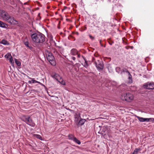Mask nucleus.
Here are the masks:
<instances>
[{
    "instance_id": "obj_29",
    "label": "nucleus",
    "mask_w": 154,
    "mask_h": 154,
    "mask_svg": "<svg viewBox=\"0 0 154 154\" xmlns=\"http://www.w3.org/2000/svg\"><path fill=\"white\" fill-rule=\"evenodd\" d=\"M76 115L77 116V117H75V121L76 122V121H77L78 120V118L79 117H80V115L79 114L77 115L76 114Z\"/></svg>"
},
{
    "instance_id": "obj_27",
    "label": "nucleus",
    "mask_w": 154,
    "mask_h": 154,
    "mask_svg": "<svg viewBox=\"0 0 154 154\" xmlns=\"http://www.w3.org/2000/svg\"><path fill=\"white\" fill-rule=\"evenodd\" d=\"M26 47L28 48L29 49L32 50L33 48L30 45H29V44H28L25 45Z\"/></svg>"
},
{
    "instance_id": "obj_31",
    "label": "nucleus",
    "mask_w": 154,
    "mask_h": 154,
    "mask_svg": "<svg viewBox=\"0 0 154 154\" xmlns=\"http://www.w3.org/2000/svg\"><path fill=\"white\" fill-rule=\"evenodd\" d=\"M120 68L119 67H117L116 68V72H118V73L120 72Z\"/></svg>"
},
{
    "instance_id": "obj_23",
    "label": "nucleus",
    "mask_w": 154,
    "mask_h": 154,
    "mask_svg": "<svg viewBox=\"0 0 154 154\" xmlns=\"http://www.w3.org/2000/svg\"><path fill=\"white\" fill-rule=\"evenodd\" d=\"M53 52L54 53V54L55 55H56L57 57H58V56H59V57L60 56V54H59L58 52L55 49H54V50Z\"/></svg>"
},
{
    "instance_id": "obj_33",
    "label": "nucleus",
    "mask_w": 154,
    "mask_h": 154,
    "mask_svg": "<svg viewBox=\"0 0 154 154\" xmlns=\"http://www.w3.org/2000/svg\"><path fill=\"white\" fill-rule=\"evenodd\" d=\"M109 43L110 45H112V44L114 42H109Z\"/></svg>"
},
{
    "instance_id": "obj_18",
    "label": "nucleus",
    "mask_w": 154,
    "mask_h": 154,
    "mask_svg": "<svg viewBox=\"0 0 154 154\" xmlns=\"http://www.w3.org/2000/svg\"><path fill=\"white\" fill-rule=\"evenodd\" d=\"M140 150V148H136L133 152L132 154H137L138 152Z\"/></svg>"
},
{
    "instance_id": "obj_9",
    "label": "nucleus",
    "mask_w": 154,
    "mask_h": 154,
    "mask_svg": "<svg viewBox=\"0 0 154 154\" xmlns=\"http://www.w3.org/2000/svg\"><path fill=\"white\" fill-rule=\"evenodd\" d=\"M100 133L103 135L108 134V128L106 127H104Z\"/></svg>"
},
{
    "instance_id": "obj_16",
    "label": "nucleus",
    "mask_w": 154,
    "mask_h": 154,
    "mask_svg": "<svg viewBox=\"0 0 154 154\" xmlns=\"http://www.w3.org/2000/svg\"><path fill=\"white\" fill-rule=\"evenodd\" d=\"M23 42L25 45L28 44H29L28 42V39L27 37H26L24 38Z\"/></svg>"
},
{
    "instance_id": "obj_38",
    "label": "nucleus",
    "mask_w": 154,
    "mask_h": 154,
    "mask_svg": "<svg viewBox=\"0 0 154 154\" xmlns=\"http://www.w3.org/2000/svg\"><path fill=\"white\" fill-rule=\"evenodd\" d=\"M100 43L101 44V40H100Z\"/></svg>"
},
{
    "instance_id": "obj_12",
    "label": "nucleus",
    "mask_w": 154,
    "mask_h": 154,
    "mask_svg": "<svg viewBox=\"0 0 154 154\" xmlns=\"http://www.w3.org/2000/svg\"><path fill=\"white\" fill-rule=\"evenodd\" d=\"M27 77L29 79H32L31 80H29L28 81V83L29 84H31V83H38L39 84L40 83V82L37 81L35 80H34L33 79L31 78H30L28 76H27Z\"/></svg>"
},
{
    "instance_id": "obj_5",
    "label": "nucleus",
    "mask_w": 154,
    "mask_h": 154,
    "mask_svg": "<svg viewBox=\"0 0 154 154\" xmlns=\"http://www.w3.org/2000/svg\"><path fill=\"white\" fill-rule=\"evenodd\" d=\"M121 98L123 100L130 102L133 100V95L129 93L123 94L121 96Z\"/></svg>"
},
{
    "instance_id": "obj_7",
    "label": "nucleus",
    "mask_w": 154,
    "mask_h": 154,
    "mask_svg": "<svg viewBox=\"0 0 154 154\" xmlns=\"http://www.w3.org/2000/svg\"><path fill=\"white\" fill-rule=\"evenodd\" d=\"M143 87L146 89H154V83L152 82H148L144 84Z\"/></svg>"
},
{
    "instance_id": "obj_6",
    "label": "nucleus",
    "mask_w": 154,
    "mask_h": 154,
    "mask_svg": "<svg viewBox=\"0 0 154 154\" xmlns=\"http://www.w3.org/2000/svg\"><path fill=\"white\" fill-rule=\"evenodd\" d=\"M94 63L97 69L101 70L103 69L104 68V65L103 62L99 60H95Z\"/></svg>"
},
{
    "instance_id": "obj_25",
    "label": "nucleus",
    "mask_w": 154,
    "mask_h": 154,
    "mask_svg": "<svg viewBox=\"0 0 154 154\" xmlns=\"http://www.w3.org/2000/svg\"><path fill=\"white\" fill-rule=\"evenodd\" d=\"M0 27H5V24L4 23L0 21Z\"/></svg>"
},
{
    "instance_id": "obj_10",
    "label": "nucleus",
    "mask_w": 154,
    "mask_h": 154,
    "mask_svg": "<svg viewBox=\"0 0 154 154\" xmlns=\"http://www.w3.org/2000/svg\"><path fill=\"white\" fill-rule=\"evenodd\" d=\"M86 121V120L84 119H81L79 121V122L76 123L77 126H82L85 123Z\"/></svg>"
},
{
    "instance_id": "obj_24",
    "label": "nucleus",
    "mask_w": 154,
    "mask_h": 154,
    "mask_svg": "<svg viewBox=\"0 0 154 154\" xmlns=\"http://www.w3.org/2000/svg\"><path fill=\"white\" fill-rule=\"evenodd\" d=\"M126 71V72H128V74L129 76L128 77V79H132V75L126 69H125Z\"/></svg>"
},
{
    "instance_id": "obj_32",
    "label": "nucleus",
    "mask_w": 154,
    "mask_h": 154,
    "mask_svg": "<svg viewBox=\"0 0 154 154\" xmlns=\"http://www.w3.org/2000/svg\"><path fill=\"white\" fill-rule=\"evenodd\" d=\"M89 37L92 40H93L94 39V37L92 36L91 35H89Z\"/></svg>"
},
{
    "instance_id": "obj_2",
    "label": "nucleus",
    "mask_w": 154,
    "mask_h": 154,
    "mask_svg": "<svg viewBox=\"0 0 154 154\" xmlns=\"http://www.w3.org/2000/svg\"><path fill=\"white\" fill-rule=\"evenodd\" d=\"M32 41L37 43H42L45 40V35L41 33H34L31 35Z\"/></svg>"
},
{
    "instance_id": "obj_35",
    "label": "nucleus",
    "mask_w": 154,
    "mask_h": 154,
    "mask_svg": "<svg viewBox=\"0 0 154 154\" xmlns=\"http://www.w3.org/2000/svg\"><path fill=\"white\" fill-rule=\"evenodd\" d=\"M97 17V15L96 14H94L93 15V17L94 18H95L96 17Z\"/></svg>"
},
{
    "instance_id": "obj_21",
    "label": "nucleus",
    "mask_w": 154,
    "mask_h": 154,
    "mask_svg": "<svg viewBox=\"0 0 154 154\" xmlns=\"http://www.w3.org/2000/svg\"><path fill=\"white\" fill-rule=\"evenodd\" d=\"M82 57L84 59V60H85V63H84V64H83V65L86 68H87L88 67V63H87V61L85 60V59L83 57V56H82Z\"/></svg>"
},
{
    "instance_id": "obj_26",
    "label": "nucleus",
    "mask_w": 154,
    "mask_h": 154,
    "mask_svg": "<svg viewBox=\"0 0 154 154\" xmlns=\"http://www.w3.org/2000/svg\"><path fill=\"white\" fill-rule=\"evenodd\" d=\"M12 56L10 54H6L5 55V57L7 58H10Z\"/></svg>"
},
{
    "instance_id": "obj_39",
    "label": "nucleus",
    "mask_w": 154,
    "mask_h": 154,
    "mask_svg": "<svg viewBox=\"0 0 154 154\" xmlns=\"http://www.w3.org/2000/svg\"><path fill=\"white\" fill-rule=\"evenodd\" d=\"M125 71L124 70V69H123V71L121 72V73H122V72H124Z\"/></svg>"
},
{
    "instance_id": "obj_3",
    "label": "nucleus",
    "mask_w": 154,
    "mask_h": 154,
    "mask_svg": "<svg viewBox=\"0 0 154 154\" xmlns=\"http://www.w3.org/2000/svg\"><path fill=\"white\" fill-rule=\"evenodd\" d=\"M20 119L27 124L31 127H34L35 125V124L33 122L32 119L29 115H23L21 116Z\"/></svg>"
},
{
    "instance_id": "obj_4",
    "label": "nucleus",
    "mask_w": 154,
    "mask_h": 154,
    "mask_svg": "<svg viewBox=\"0 0 154 154\" xmlns=\"http://www.w3.org/2000/svg\"><path fill=\"white\" fill-rule=\"evenodd\" d=\"M45 53L48 61L51 65L54 66L56 65L55 58L52 54L48 50L45 51Z\"/></svg>"
},
{
    "instance_id": "obj_37",
    "label": "nucleus",
    "mask_w": 154,
    "mask_h": 154,
    "mask_svg": "<svg viewBox=\"0 0 154 154\" xmlns=\"http://www.w3.org/2000/svg\"><path fill=\"white\" fill-rule=\"evenodd\" d=\"M64 9H67V7H66V6H64Z\"/></svg>"
},
{
    "instance_id": "obj_40",
    "label": "nucleus",
    "mask_w": 154,
    "mask_h": 154,
    "mask_svg": "<svg viewBox=\"0 0 154 154\" xmlns=\"http://www.w3.org/2000/svg\"><path fill=\"white\" fill-rule=\"evenodd\" d=\"M95 60V59L93 58V61L94 62V60Z\"/></svg>"
},
{
    "instance_id": "obj_1",
    "label": "nucleus",
    "mask_w": 154,
    "mask_h": 154,
    "mask_svg": "<svg viewBox=\"0 0 154 154\" xmlns=\"http://www.w3.org/2000/svg\"><path fill=\"white\" fill-rule=\"evenodd\" d=\"M0 19L6 21L11 24L15 25L17 23V21L14 17L11 16L6 11L0 10Z\"/></svg>"
},
{
    "instance_id": "obj_34",
    "label": "nucleus",
    "mask_w": 154,
    "mask_h": 154,
    "mask_svg": "<svg viewBox=\"0 0 154 154\" xmlns=\"http://www.w3.org/2000/svg\"><path fill=\"white\" fill-rule=\"evenodd\" d=\"M71 58L74 60H75V57H71Z\"/></svg>"
},
{
    "instance_id": "obj_28",
    "label": "nucleus",
    "mask_w": 154,
    "mask_h": 154,
    "mask_svg": "<svg viewBox=\"0 0 154 154\" xmlns=\"http://www.w3.org/2000/svg\"><path fill=\"white\" fill-rule=\"evenodd\" d=\"M35 137L36 138H37L38 139H39L40 140H42V137L39 135H37V134L35 135Z\"/></svg>"
},
{
    "instance_id": "obj_20",
    "label": "nucleus",
    "mask_w": 154,
    "mask_h": 154,
    "mask_svg": "<svg viewBox=\"0 0 154 154\" xmlns=\"http://www.w3.org/2000/svg\"><path fill=\"white\" fill-rule=\"evenodd\" d=\"M73 141L79 145H80L81 144V143L80 141L79 140H78V139H77L75 137V139H74Z\"/></svg>"
},
{
    "instance_id": "obj_15",
    "label": "nucleus",
    "mask_w": 154,
    "mask_h": 154,
    "mask_svg": "<svg viewBox=\"0 0 154 154\" xmlns=\"http://www.w3.org/2000/svg\"><path fill=\"white\" fill-rule=\"evenodd\" d=\"M0 43L5 45H9V42L7 40L5 39H3L0 41Z\"/></svg>"
},
{
    "instance_id": "obj_8",
    "label": "nucleus",
    "mask_w": 154,
    "mask_h": 154,
    "mask_svg": "<svg viewBox=\"0 0 154 154\" xmlns=\"http://www.w3.org/2000/svg\"><path fill=\"white\" fill-rule=\"evenodd\" d=\"M136 117L138 120L141 122H148L149 121H154V118H146L141 117L138 116H136Z\"/></svg>"
},
{
    "instance_id": "obj_19",
    "label": "nucleus",
    "mask_w": 154,
    "mask_h": 154,
    "mask_svg": "<svg viewBox=\"0 0 154 154\" xmlns=\"http://www.w3.org/2000/svg\"><path fill=\"white\" fill-rule=\"evenodd\" d=\"M14 61L15 63L18 66H20L21 63L19 61L16 59H15Z\"/></svg>"
},
{
    "instance_id": "obj_36",
    "label": "nucleus",
    "mask_w": 154,
    "mask_h": 154,
    "mask_svg": "<svg viewBox=\"0 0 154 154\" xmlns=\"http://www.w3.org/2000/svg\"><path fill=\"white\" fill-rule=\"evenodd\" d=\"M77 54L78 55V57L79 58L80 57V55L79 54Z\"/></svg>"
},
{
    "instance_id": "obj_22",
    "label": "nucleus",
    "mask_w": 154,
    "mask_h": 154,
    "mask_svg": "<svg viewBox=\"0 0 154 154\" xmlns=\"http://www.w3.org/2000/svg\"><path fill=\"white\" fill-rule=\"evenodd\" d=\"M9 62L11 63V65H13L14 64V60H13V58L12 57H10L9 58Z\"/></svg>"
},
{
    "instance_id": "obj_13",
    "label": "nucleus",
    "mask_w": 154,
    "mask_h": 154,
    "mask_svg": "<svg viewBox=\"0 0 154 154\" xmlns=\"http://www.w3.org/2000/svg\"><path fill=\"white\" fill-rule=\"evenodd\" d=\"M70 53L73 55H75L78 54V51L76 49L73 48L71 50Z\"/></svg>"
},
{
    "instance_id": "obj_14",
    "label": "nucleus",
    "mask_w": 154,
    "mask_h": 154,
    "mask_svg": "<svg viewBox=\"0 0 154 154\" xmlns=\"http://www.w3.org/2000/svg\"><path fill=\"white\" fill-rule=\"evenodd\" d=\"M58 81L61 84L63 85H66V83L63 80L62 78L61 77L60 79H59Z\"/></svg>"
},
{
    "instance_id": "obj_17",
    "label": "nucleus",
    "mask_w": 154,
    "mask_h": 154,
    "mask_svg": "<svg viewBox=\"0 0 154 154\" xmlns=\"http://www.w3.org/2000/svg\"><path fill=\"white\" fill-rule=\"evenodd\" d=\"M68 137L69 139L72 140L73 141V140L74 139H75V137L72 134H69L68 136Z\"/></svg>"
},
{
    "instance_id": "obj_30",
    "label": "nucleus",
    "mask_w": 154,
    "mask_h": 154,
    "mask_svg": "<svg viewBox=\"0 0 154 154\" xmlns=\"http://www.w3.org/2000/svg\"><path fill=\"white\" fill-rule=\"evenodd\" d=\"M122 87H124V89H126L127 87L126 85L125 84H123L122 85H121L120 88H122Z\"/></svg>"
},
{
    "instance_id": "obj_11",
    "label": "nucleus",
    "mask_w": 154,
    "mask_h": 154,
    "mask_svg": "<svg viewBox=\"0 0 154 154\" xmlns=\"http://www.w3.org/2000/svg\"><path fill=\"white\" fill-rule=\"evenodd\" d=\"M51 76L53 78L55 79L57 81H58L59 79L61 77L57 73H55L54 74H53L51 75Z\"/></svg>"
}]
</instances>
